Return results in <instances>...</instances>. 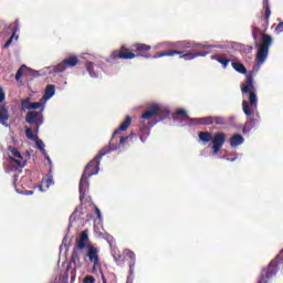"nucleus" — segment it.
<instances>
[{
    "instance_id": "obj_1",
    "label": "nucleus",
    "mask_w": 283,
    "mask_h": 283,
    "mask_svg": "<svg viewBox=\"0 0 283 283\" xmlns=\"http://www.w3.org/2000/svg\"><path fill=\"white\" fill-rule=\"evenodd\" d=\"M88 241L90 237L87 235V232H81L80 238L75 241V245L71 254V264H74V266H81V252L83 251V249H86L85 255L86 258H88L91 264H93V269H101L98 250L96 247L90 243L87 244Z\"/></svg>"
},
{
    "instance_id": "obj_2",
    "label": "nucleus",
    "mask_w": 283,
    "mask_h": 283,
    "mask_svg": "<svg viewBox=\"0 0 283 283\" xmlns=\"http://www.w3.org/2000/svg\"><path fill=\"white\" fill-rule=\"evenodd\" d=\"M241 92L244 94H249V102L243 101L242 107L245 116H253L255 114V109H258V95L255 94V86L253 85V75H247L245 83L241 85Z\"/></svg>"
},
{
    "instance_id": "obj_3",
    "label": "nucleus",
    "mask_w": 283,
    "mask_h": 283,
    "mask_svg": "<svg viewBox=\"0 0 283 283\" xmlns=\"http://www.w3.org/2000/svg\"><path fill=\"white\" fill-rule=\"evenodd\" d=\"M170 114L169 109L160 106V104H153L142 114L140 118L142 120H148L147 125H151L150 120L153 118H160L161 120H165V118H169Z\"/></svg>"
},
{
    "instance_id": "obj_4",
    "label": "nucleus",
    "mask_w": 283,
    "mask_h": 283,
    "mask_svg": "<svg viewBox=\"0 0 283 283\" xmlns=\"http://www.w3.org/2000/svg\"><path fill=\"white\" fill-rule=\"evenodd\" d=\"M273 45V38L270 34L263 33L261 35V43L256 44V63L262 65L269 57V50Z\"/></svg>"
},
{
    "instance_id": "obj_5",
    "label": "nucleus",
    "mask_w": 283,
    "mask_h": 283,
    "mask_svg": "<svg viewBox=\"0 0 283 283\" xmlns=\"http://www.w3.org/2000/svg\"><path fill=\"white\" fill-rule=\"evenodd\" d=\"M112 150L109 148H103L102 150L98 151L96 157L91 160L84 168L83 175L92 178V176H96L99 171L101 167V160L103 159V156H107Z\"/></svg>"
},
{
    "instance_id": "obj_6",
    "label": "nucleus",
    "mask_w": 283,
    "mask_h": 283,
    "mask_svg": "<svg viewBox=\"0 0 283 283\" xmlns=\"http://www.w3.org/2000/svg\"><path fill=\"white\" fill-rule=\"evenodd\" d=\"M206 54H209V52H188V53H184L182 51L170 50V51L159 52L157 55H154L153 59H163V56L179 55V59H185V61H193V59H198V56H205Z\"/></svg>"
},
{
    "instance_id": "obj_7",
    "label": "nucleus",
    "mask_w": 283,
    "mask_h": 283,
    "mask_svg": "<svg viewBox=\"0 0 283 283\" xmlns=\"http://www.w3.org/2000/svg\"><path fill=\"white\" fill-rule=\"evenodd\" d=\"M111 59L113 61H118V59L122 61H132V59H136V53H134L132 49L122 45L118 50L112 52Z\"/></svg>"
},
{
    "instance_id": "obj_8",
    "label": "nucleus",
    "mask_w": 283,
    "mask_h": 283,
    "mask_svg": "<svg viewBox=\"0 0 283 283\" xmlns=\"http://www.w3.org/2000/svg\"><path fill=\"white\" fill-rule=\"evenodd\" d=\"M277 273V261H271L270 264L261 271L258 283H269V280Z\"/></svg>"
},
{
    "instance_id": "obj_9",
    "label": "nucleus",
    "mask_w": 283,
    "mask_h": 283,
    "mask_svg": "<svg viewBox=\"0 0 283 283\" xmlns=\"http://www.w3.org/2000/svg\"><path fill=\"white\" fill-rule=\"evenodd\" d=\"M190 120L197 125H227V119L222 116H208L201 118H192Z\"/></svg>"
},
{
    "instance_id": "obj_10",
    "label": "nucleus",
    "mask_w": 283,
    "mask_h": 283,
    "mask_svg": "<svg viewBox=\"0 0 283 283\" xmlns=\"http://www.w3.org/2000/svg\"><path fill=\"white\" fill-rule=\"evenodd\" d=\"M211 143L213 154H220V149H222L224 143H227V134L222 132L214 134Z\"/></svg>"
},
{
    "instance_id": "obj_11",
    "label": "nucleus",
    "mask_w": 283,
    "mask_h": 283,
    "mask_svg": "<svg viewBox=\"0 0 283 283\" xmlns=\"http://www.w3.org/2000/svg\"><path fill=\"white\" fill-rule=\"evenodd\" d=\"M135 57H144L151 59V54L149 51L151 50V45L145 43H135L133 44Z\"/></svg>"
},
{
    "instance_id": "obj_12",
    "label": "nucleus",
    "mask_w": 283,
    "mask_h": 283,
    "mask_svg": "<svg viewBox=\"0 0 283 283\" xmlns=\"http://www.w3.org/2000/svg\"><path fill=\"white\" fill-rule=\"evenodd\" d=\"M77 63H80L78 56H70L55 66V72H65L67 67H76Z\"/></svg>"
},
{
    "instance_id": "obj_13",
    "label": "nucleus",
    "mask_w": 283,
    "mask_h": 283,
    "mask_svg": "<svg viewBox=\"0 0 283 283\" xmlns=\"http://www.w3.org/2000/svg\"><path fill=\"white\" fill-rule=\"evenodd\" d=\"M8 30H10L12 34L3 45L6 50L12 45V41H14V39L15 41L19 40V35H17V32H19V20H15L13 23L9 24Z\"/></svg>"
},
{
    "instance_id": "obj_14",
    "label": "nucleus",
    "mask_w": 283,
    "mask_h": 283,
    "mask_svg": "<svg viewBox=\"0 0 283 283\" xmlns=\"http://www.w3.org/2000/svg\"><path fill=\"white\" fill-rule=\"evenodd\" d=\"M8 120H10V106H8L7 103L0 104V125H3V127H10Z\"/></svg>"
},
{
    "instance_id": "obj_15",
    "label": "nucleus",
    "mask_w": 283,
    "mask_h": 283,
    "mask_svg": "<svg viewBox=\"0 0 283 283\" xmlns=\"http://www.w3.org/2000/svg\"><path fill=\"white\" fill-rule=\"evenodd\" d=\"M86 175L82 174V177L80 179V186H78V191H80V200L83 202L85 199V193H87V189H90V181L87 180Z\"/></svg>"
},
{
    "instance_id": "obj_16",
    "label": "nucleus",
    "mask_w": 283,
    "mask_h": 283,
    "mask_svg": "<svg viewBox=\"0 0 283 283\" xmlns=\"http://www.w3.org/2000/svg\"><path fill=\"white\" fill-rule=\"evenodd\" d=\"M129 125H132V117L129 115H127L124 119V122L122 123V125L114 130L113 133V138L114 136H118V134H120V132H127V129L129 128Z\"/></svg>"
},
{
    "instance_id": "obj_17",
    "label": "nucleus",
    "mask_w": 283,
    "mask_h": 283,
    "mask_svg": "<svg viewBox=\"0 0 283 283\" xmlns=\"http://www.w3.org/2000/svg\"><path fill=\"white\" fill-rule=\"evenodd\" d=\"M174 120H179L180 123H185V120H189V115L187 111L179 108L176 113L172 114Z\"/></svg>"
},
{
    "instance_id": "obj_18",
    "label": "nucleus",
    "mask_w": 283,
    "mask_h": 283,
    "mask_svg": "<svg viewBox=\"0 0 283 283\" xmlns=\"http://www.w3.org/2000/svg\"><path fill=\"white\" fill-rule=\"evenodd\" d=\"M149 124H145V122H142V126L139 127V138L142 140V143H145V140H147V138H149Z\"/></svg>"
},
{
    "instance_id": "obj_19",
    "label": "nucleus",
    "mask_w": 283,
    "mask_h": 283,
    "mask_svg": "<svg viewBox=\"0 0 283 283\" xmlns=\"http://www.w3.org/2000/svg\"><path fill=\"white\" fill-rule=\"evenodd\" d=\"M54 94H56V86L54 84H49L44 90L43 98H45V101H49V98H52Z\"/></svg>"
},
{
    "instance_id": "obj_20",
    "label": "nucleus",
    "mask_w": 283,
    "mask_h": 283,
    "mask_svg": "<svg viewBox=\"0 0 283 283\" xmlns=\"http://www.w3.org/2000/svg\"><path fill=\"white\" fill-rule=\"evenodd\" d=\"M38 119H39V112L29 111L27 113L25 120H27V123H29V125H34Z\"/></svg>"
},
{
    "instance_id": "obj_21",
    "label": "nucleus",
    "mask_w": 283,
    "mask_h": 283,
    "mask_svg": "<svg viewBox=\"0 0 283 283\" xmlns=\"http://www.w3.org/2000/svg\"><path fill=\"white\" fill-rule=\"evenodd\" d=\"M244 143V137L240 134H235L230 138V145L231 147H238Z\"/></svg>"
},
{
    "instance_id": "obj_22",
    "label": "nucleus",
    "mask_w": 283,
    "mask_h": 283,
    "mask_svg": "<svg viewBox=\"0 0 283 283\" xmlns=\"http://www.w3.org/2000/svg\"><path fill=\"white\" fill-rule=\"evenodd\" d=\"M213 139V135L209 132H200L199 133V140H201V143H211V140Z\"/></svg>"
},
{
    "instance_id": "obj_23",
    "label": "nucleus",
    "mask_w": 283,
    "mask_h": 283,
    "mask_svg": "<svg viewBox=\"0 0 283 283\" xmlns=\"http://www.w3.org/2000/svg\"><path fill=\"white\" fill-rule=\"evenodd\" d=\"M232 67L235 72H239V74H247V66L240 62H232Z\"/></svg>"
},
{
    "instance_id": "obj_24",
    "label": "nucleus",
    "mask_w": 283,
    "mask_h": 283,
    "mask_svg": "<svg viewBox=\"0 0 283 283\" xmlns=\"http://www.w3.org/2000/svg\"><path fill=\"white\" fill-rule=\"evenodd\" d=\"M85 67L92 78H96V76H98V74L96 72H94V63L93 62H86Z\"/></svg>"
},
{
    "instance_id": "obj_25",
    "label": "nucleus",
    "mask_w": 283,
    "mask_h": 283,
    "mask_svg": "<svg viewBox=\"0 0 283 283\" xmlns=\"http://www.w3.org/2000/svg\"><path fill=\"white\" fill-rule=\"evenodd\" d=\"M30 101H32L30 97L21 99V112H27V109L30 111V106L32 105Z\"/></svg>"
},
{
    "instance_id": "obj_26",
    "label": "nucleus",
    "mask_w": 283,
    "mask_h": 283,
    "mask_svg": "<svg viewBox=\"0 0 283 283\" xmlns=\"http://www.w3.org/2000/svg\"><path fill=\"white\" fill-rule=\"evenodd\" d=\"M28 72V66H25V64H23L22 66H20V69L17 71L15 73V81H21V77L23 76V74H25Z\"/></svg>"
},
{
    "instance_id": "obj_27",
    "label": "nucleus",
    "mask_w": 283,
    "mask_h": 283,
    "mask_svg": "<svg viewBox=\"0 0 283 283\" xmlns=\"http://www.w3.org/2000/svg\"><path fill=\"white\" fill-rule=\"evenodd\" d=\"M25 136L29 138V140H38L39 136L34 134V130L32 128L28 127L25 128Z\"/></svg>"
},
{
    "instance_id": "obj_28",
    "label": "nucleus",
    "mask_w": 283,
    "mask_h": 283,
    "mask_svg": "<svg viewBox=\"0 0 283 283\" xmlns=\"http://www.w3.org/2000/svg\"><path fill=\"white\" fill-rule=\"evenodd\" d=\"M212 59H214L216 61H218V63H220L223 67H227V65H229V63H231V59H227V57H217V56H212Z\"/></svg>"
},
{
    "instance_id": "obj_29",
    "label": "nucleus",
    "mask_w": 283,
    "mask_h": 283,
    "mask_svg": "<svg viewBox=\"0 0 283 283\" xmlns=\"http://www.w3.org/2000/svg\"><path fill=\"white\" fill-rule=\"evenodd\" d=\"M42 182H44L46 188H50L52 185H54V177L52 175H46Z\"/></svg>"
},
{
    "instance_id": "obj_30",
    "label": "nucleus",
    "mask_w": 283,
    "mask_h": 283,
    "mask_svg": "<svg viewBox=\"0 0 283 283\" xmlns=\"http://www.w3.org/2000/svg\"><path fill=\"white\" fill-rule=\"evenodd\" d=\"M34 142L36 144L38 149H40V151L45 155V144H43V140L38 138Z\"/></svg>"
},
{
    "instance_id": "obj_31",
    "label": "nucleus",
    "mask_w": 283,
    "mask_h": 283,
    "mask_svg": "<svg viewBox=\"0 0 283 283\" xmlns=\"http://www.w3.org/2000/svg\"><path fill=\"white\" fill-rule=\"evenodd\" d=\"M283 249L281 250L280 254L275 258V260H272V262H276V273H277V268L280 264H283Z\"/></svg>"
},
{
    "instance_id": "obj_32",
    "label": "nucleus",
    "mask_w": 283,
    "mask_h": 283,
    "mask_svg": "<svg viewBox=\"0 0 283 283\" xmlns=\"http://www.w3.org/2000/svg\"><path fill=\"white\" fill-rule=\"evenodd\" d=\"M263 8L265 10V21L269 23V19H271V7H269V2L263 4Z\"/></svg>"
},
{
    "instance_id": "obj_33",
    "label": "nucleus",
    "mask_w": 283,
    "mask_h": 283,
    "mask_svg": "<svg viewBox=\"0 0 283 283\" xmlns=\"http://www.w3.org/2000/svg\"><path fill=\"white\" fill-rule=\"evenodd\" d=\"M254 123H255V119H251L250 122H247L244 127H243V132H251V129L253 128Z\"/></svg>"
},
{
    "instance_id": "obj_34",
    "label": "nucleus",
    "mask_w": 283,
    "mask_h": 283,
    "mask_svg": "<svg viewBox=\"0 0 283 283\" xmlns=\"http://www.w3.org/2000/svg\"><path fill=\"white\" fill-rule=\"evenodd\" d=\"M10 153L12 154V156L14 158H19L20 160H23V156L21 155V153L19 151V149L17 148H11Z\"/></svg>"
},
{
    "instance_id": "obj_35",
    "label": "nucleus",
    "mask_w": 283,
    "mask_h": 283,
    "mask_svg": "<svg viewBox=\"0 0 283 283\" xmlns=\"http://www.w3.org/2000/svg\"><path fill=\"white\" fill-rule=\"evenodd\" d=\"M35 125V132H39V127H41L43 125V116L38 117V119L34 123Z\"/></svg>"
},
{
    "instance_id": "obj_36",
    "label": "nucleus",
    "mask_w": 283,
    "mask_h": 283,
    "mask_svg": "<svg viewBox=\"0 0 283 283\" xmlns=\"http://www.w3.org/2000/svg\"><path fill=\"white\" fill-rule=\"evenodd\" d=\"M10 160H11V163H15V165H18V167H21V168L25 167V161H21L19 159L13 158V157H10Z\"/></svg>"
},
{
    "instance_id": "obj_37",
    "label": "nucleus",
    "mask_w": 283,
    "mask_h": 283,
    "mask_svg": "<svg viewBox=\"0 0 283 283\" xmlns=\"http://www.w3.org/2000/svg\"><path fill=\"white\" fill-rule=\"evenodd\" d=\"M42 106H43V104L41 102H34V103H31L30 109H39Z\"/></svg>"
},
{
    "instance_id": "obj_38",
    "label": "nucleus",
    "mask_w": 283,
    "mask_h": 283,
    "mask_svg": "<svg viewBox=\"0 0 283 283\" xmlns=\"http://www.w3.org/2000/svg\"><path fill=\"white\" fill-rule=\"evenodd\" d=\"M3 101H6V91L0 86V105H3Z\"/></svg>"
},
{
    "instance_id": "obj_39",
    "label": "nucleus",
    "mask_w": 283,
    "mask_h": 283,
    "mask_svg": "<svg viewBox=\"0 0 283 283\" xmlns=\"http://www.w3.org/2000/svg\"><path fill=\"white\" fill-rule=\"evenodd\" d=\"M83 283H96V279H94L92 275H87L84 277Z\"/></svg>"
},
{
    "instance_id": "obj_40",
    "label": "nucleus",
    "mask_w": 283,
    "mask_h": 283,
    "mask_svg": "<svg viewBox=\"0 0 283 283\" xmlns=\"http://www.w3.org/2000/svg\"><path fill=\"white\" fill-rule=\"evenodd\" d=\"M125 253L129 258V260H136V253H134V251L126 250Z\"/></svg>"
},
{
    "instance_id": "obj_41",
    "label": "nucleus",
    "mask_w": 283,
    "mask_h": 283,
    "mask_svg": "<svg viewBox=\"0 0 283 283\" xmlns=\"http://www.w3.org/2000/svg\"><path fill=\"white\" fill-rule=\"evenodd\" d=\"M275 32H277V34L283 32V21L280 22L276 28H275Z\"/></svg>"
},
{
    "instance_id": "obj_42",
    "label": "nucleus",
    "mask_w": 283,
    "mask_h": 283,
    "mask_svg": "<svg viewBox=\"0 0 283 283\" xmlns=\"http://www.w3.org/2000/svg\"><path fill=\"white\" fill-rule=\"evenodd\" d=\"M258 32H260V29L258 27H255L252 31V36H253L254 41H258Z\"/></svg>"
},
{
    "instance_id": "obj_43",
    "label": "nucleus",
    "mask_w": 283,
    "mask_h": 283,
    "mask_svg": "<svg viewBox=\"0 0 283 283\" xmlns=\"http://www.w3.org/2000/svg\"><path fill=\"white\" fill-rule=\"evenodd\" d=\"M128 139H129L128 136H122V137L119 138V145H125V143H127Z\"/></svg>"
},
{
    "instance_id": "obj_44",
    "label": "nucleus",
    "mask_w": 283,
    "mask_h": 283,
    "mask_svg": "<svg viewBox=\"0 0 283 283\" xmlns=\"http://www.w3.org/2000/svg\"><path fill=\"white\" fill-rule=\"evenodd\" d=\"M95 213H96L98 220H103V216L101 214V209H98V207H95Z\"/></svg>"
},
{
    "instance_id": "obj_45",
    "label": "nucleus",
    "mask_w": 283,
    "mask_h": 283,
    "mask_svg": "<svg viewBox=\"0 0 283 283\" xmlns=\"http://www.w3.org/2000/svg\"><path fill=\"white\" fill-rule=\"evenodd\" d=\"M70 269H71V265H67L66 271H65L66 277H67V273H70Z\"/></svg>"
},
{
    "instance_id": "obj_46",
    "label": "nucleus",
    "mask_w": 283,
    "mask_h": 283,
    "mask_svg": "<svg viewBox=\"0 0 283 283\" xmlns=\"http://www.w3.org/2000/svg\"><path fill=\"white\" fill-rule=\"evenodd\" d=\"M102 283H107V279L105 277V275H102Z\"/></svg>"
},
{
    "instance_id": "obj_47",
    "label": "nucleus",
    "mask_w": 283,
    "mask_h": 283,
    "mask_svg": "<svg viewBox=\"0 0 283 283\" xmlns=\"http://www.w3.org/2000/svg\"><path fill=\"white\" fill-rule=\"evenodd\" d=\"M269 3V0H263V6H266Z\"/></svg>"
},
{
    "instance_id": "obj_48",
    "label": "nucleus",
    "mask_w": 283,
    "mask_h": 283,
    "mask_svg": "<svg viewBox=\"0 0 283 283\" xmlns=\"http://www.w3.org/2000/svg\"><path fill=\"white\" fill-rule=\"evenodd\" d=\"M46 159L49 160V163H52V159H50V156H46Z\"/></svg>"
},
{
    "instance_id": "obj_49",
    "label": "nucleus",
    "mask_w": 283,
    "mask_h": 283,
    "mask_svg": "<svg viewBox=\"0 0 283 283\" xmlns=\"http://www.w3.org/2000/svg\"><path fill=\"white\" fill-rule=\"evenodd\" d=\"M67 240V237H64L63 239V244H65V241Z\"/></svg>"
},
{
    "instance_id": "obj_50",
    "label": "nucleus",
    "mask_w": 283,
    "mask_h": 283,
    "mask_svg": "<svg viewBox=\"0 0 283 283\" xmlns=\"http://www.w3.org/2000/svg\"><path fill=\"white\" fill-rule=\"evenodd\" d=\"M72 218H74V214L71 216L70 220H72Z\"/></svg>"
},
{
    "instance_id": "obj_51",
    "label": "nucleus",
    "mask_w": 283,
    "mask_h": 283,
    "mask_svg": "<svg viewBox=\"0 0 283 283\" xmlns=\"http://www.w3.org/2000/svg\"><path fill=\"white\" fill-rule=\"evenodd\" d=\"M72 280H74V276H72Z\"/></svg>"
}]
</instances>
